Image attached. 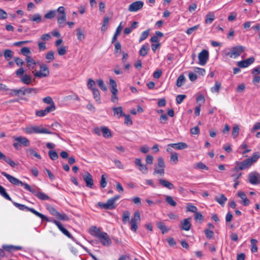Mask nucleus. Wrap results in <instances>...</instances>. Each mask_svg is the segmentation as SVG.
Here are the masks:
<instances>
[{
	"instance_id": "nucleus-1",
	"label": "nucleus",
	"mask_w": 260,
	"mask_h": 260,
	"mask_svg": "<svg viewBox=\"0 0 260 260\" xmlns=\"http://www.w3.org/2000/svg\"><path fill=\"white\" fill-rule=\"evenodd\" d=\"M260 157V154L258 152L253 153L252 156L242 161H237L235 167L231 170L233 172H238L246 169H248Z\"/></svg>"
},
{
	"instance_id": "nucleus-2",
	"label": "nucleus",
	"mask_w": 260,
	"mask_h": 260,
	"mask_svg": "<svg viewBox=\"0 0 260 260\" xmlns=\"http://www.w3.org/2000/svg\"><path fill=\"white\" fill-rule=\"evenodd\" d=\"M245 51V47L242 46H236L228 50L223 51L224 57H229L230 58H236Z\"/></svg>"
},
{
	"instance_id": "nucleus-3",
	"label": "nucleus",
	"mask_w": 260,
	"mask_h": 260,
	"mask_svg": "<svg viewBox=\"0 0 260 260\" xmlns=\"http://www.w3.org/2000/svg\"><path fill=\"white\" fill-rule=\"evenodd\" d=\"M23 130L24 132L28 135H31L34 134H52L51 132L49 131L47 128L42 127V126L30 125L24 128Z\"/></svg>"
},
{
	"instance_id": "nucleus-4",
	"label": "nucleus",
	"mask_w": 260,
	"mask_h": 260,
	"mask_svg": "<svg viewBox=\"0 0 260 260\" xmlns=\"http://www.w3.org/2000/svg\"><path fill=\"white\" fill-rule=\"evenodd\" d=\"M1 174L2 175L5 176L9 181L13 185H20L21 186H23L24 189L26 190L27 189L28 187H29V185L26 183H23L21 181L19 180L18 179L12 176L11 175L7 174L5 172H2Z\"/></svg>"
},
{
	"instance_id": "nucleus-5",
	"label": "nucleus",
	"mask_w": 260,
	"mask_h": 260,
	"mask_svg": "<svg viewBox=\"0 0 260 260\" xmlns=\"http://www.w3.org/2000/svg\"><path fill=\"white\" fill-rule=\"evenodd\" d=\"M153 174H159L164 176L165 174V168L166 167L164 159L159 157L157 158V163L154 165Z\"/></svg>"
},
{
	"instance_id": "nucleus-6",
	"label": "nucleus",
	"mask_w": 260,
	"mask_h": 260,
	"mask_svg": "<svg viewBox=\"0 0 260 260\" xmlns=\"http://www.w3.org/2000/svg\"><path fill=\"white\" fill-rule=\"evenodd\" d=\"M25 70L23 68L18 69L15 73L17 76L20 78V81L24 84H30L32 82L31 77L27 74L24 75Z\"/></svg>"
},
{
	"instance_id": "nucleus-7",
	"label": "nucleus",
	"mask_w": 260,
	"mask_h": 260,
	"mask_svg": "<svg viewBox=\"0 0 260 260\" xmlns=\"http://www.w3.org/2000/svg\"><path fill=\"white\" fill-rule=\"evenodd\" d=\"M28 187L27 190L33 193L36 197L41 200H48L50 197L45 193L42 192L41 189L36 187V188L31 187L30 185Z\"/></svg>"
},
{
	"instance_id": "nucleus-8",
	"label": "nucleus",
	"mask_w": 260,
	"mask_h": 260,
	"mask_svg": "<svg viewBox=\"0 0 260 260\" xmlns=\"http://www.w3.org/2000/svg\"><path fill=\"white\" fill-rule=\"evenodd\" d=\"M49 75V71L48 68L46 64L43 63L40 65V71L34 73L35 77L40 78L47 77Z\"/></svg>"
},
{
	"instance_id": "nucleus-9",
	"label": "nucleus",
	"mask_w": 260,
	"mask_h": 260,
	"mask_svg": "<svg viewBox=\"0 0 260 260\" xmlns=\"http://www.w3.org/2000/svg\"><path fill=\"white\" fill-rule=\"evenodd\" d=\"M140 214L138 211L134 213V217L131 219L130 223L131 225V230L135 232L138 229L137 223L140 221Z\"/></svg>"
},
{
	"instance_id": "nucleus-10",
	"label": "nucleus",
	"mask_w": 260,
	"mask_h": 260,
	"mask_svg": "<svg viewBox=\"0 0 260 260\" xmlns=\"http://www.w3.org/2000/svg\"><path fill=\"white\" fill-rule=\"evenodd\" d=\"M143 2L141 1H136L129 5L128 10L132 12H137L143 8Z\"/></svg>"
},
{
	"instance_id": "nucleus-11",
	"label": "nucleus",
	"mask_w": 260,
	"mask_h": 260,
	"mask_svg": "<svg viewBox=\"0 0 260 260\" xmlns=\"http://www.w3.org/2000/svg\"><path fill=\"white\" fill-rule=\"evenodd\" d=\"M101 244L105 246H109L111 244L112 241L108 234L103 232L98 238Z\"/></svg>"
},
{
	"instance_id": "nucleus-12",
	"label": "nucleus",
	"mask_w": 260,
	"mask_h": 260,
	"mask_svg": "<svg viewBox=\"0 0 260 260\" xmlns=\"http://www.w3.org/2000/svg\"><path fill=\"white\" fill-rule=\"evenodd\" d=\"M209 57L208 51L206 50H203L198 55V58L199 60V63L201 66H204Z\"/></svg>"
},
{
	"instance_id": "nucleus-13",
	"label": "nucleus",
	"mask_w": 260,
	"mask_h": 260,
	"mask_svg": "<svg viewBox=\"0 0 260 260\" xmlns=\"http://www.w3.org/2000/svg\"><path fill=\"white\" fill-rule=\"evenodd\" d=\"M250 183L255 185L260 183V174L257 172L251 173L248 175Z\"/></svg>"
},
{
	"instance_id": "nucleus-14",
	"label": "nucleus",
	"mask_w": 260,
	"mask_h": 260,
	"mask_svg": "<svg viewBox=\"0 0 260 260\" xmlns=\"http://www.w3.org/2000/svg\"><path fill=\"white\" fill-rule=\"evenodd\" d=\"M83 180H84L86 186L90 188H92L93 187V181L91 174L86 172L83 176Z\"/></svg>"
},
{
	"instance_id": "nucleus-15",
	"label": "nucleus",
	"mask_w": 260,
	"mask_h": 260,
	"mask_svg": "<svg viewBox=\"0 0 260 260\" xmlns=\"http://www.w3.org/2000/svg\"><path fill=\"white\" fill-rule=\"evenodd\" d=\"M191 225V218H187L181 221L180 228L182 230L188 231L190 230Z\"/></svg>"
},
{
	"instance_id": "nucleus-16",
	"label": "nucleus",
	"mask_w": 260,
	"mask_h": 260,
	"mask_svg": "<svg viewBox=\"0 0 260 260\" xmlns=\"http://www.w3.org/2000/svg\"><path fill=\"white\" fill-rule=\"evenodd\" d=\"M254 61V57H250L245 60H241L237 62V65L241 68L248 67Z\"/></svg>"
},
{
	"instance_id": "nucleus-17",
	"label": "nucleus",
	"mask_w": 260,
	"mask_h": 260,
	"mask_svg": "<svg viewBox=\"0 0 260 260\" xmlns=\"http://www.w3.org/2000/svg\"><path fill=\"white\" fill-rule=\"evenodd\" d=\"M103 232H104L101 231L99 228L96 226H91L89 229V234L98 239Z\"/></svg>"
},
{
	"instance_id": "nucleus-18",
	"label": "nucleus",
	"mask_w": 260,
	"mask_h": 260,
	"mask_svg": "<svg viewBox=\"0 0 260 260\" xmlns=\"http://www.w3.org/2000/svg\"><path fill=\"white\" fill-rule=\"evenodd\" d=\"M2 248L9 252H12L16 250H20L22 249V247L20 246H14L12 245H3Z\"/></svg>"
},
{
	"instance_id": "nucleus-19",
	"label": "nucleus",
	"mask_w": 260,
	"mask_h": 260,
	"mask_svg": "<svg viewBox=\"0 0 260 260\" xmlns=\"http://www.w3.org/2000/svg\"><path fill=\"white\" fill-rule=\"evenodd\" d=\"M25 61L27 63V66L29 70H32L36 69V62L31 56H26Z\"/></svg>"
},
{
	"instance_id": "nucleus-20",
	"label": "nucleus",
	"mask_w": 260,
	"mask_h": 260,
	"mask_svg": "<svg viewBox=\"0 0 260 260\" xmlns=\"http://www.w3.org/2000/svg\"><path fill=\"white\" fill-rule=\"evenodd\" d=\"M158 182L160 185L169 189L171 190L174 188V185L171 182L166 179H160L158 180Z\"/></svg>"
},
{
	"instance_id": "nucleus-21",
	"label": "nucleus",
	"mask_w": 260,
	"mask_h": 260,
	"mask_svg": "<svg viewBox=\"0 0 260 260\" xmlns=\"http://www.w3.org/2000/svg\"><path fill=\"white\" fill-rule=\"evenodd\" d=\"M169 146H171L172 148L177 150H182L188 147V145L184 142L169 144Z\"/></svg>"
},
{
	"instance_id": "nucleus-22",
	"label": "nucleus",
	"mask_w": 260,
	"mask_h": 260,
	"mask_svg": "<svg viewBox=\"0 0 260 260\" xmlns=\"http://www.w3.org/2000/svg\"><path fill=\"white\" fill-rule=\"evenodd\" d=\"M57 21L60 27H64L67 21L66 14L58 15L57 17Z\"/></svg>"
},
{
	"instance_id": "nucleus-23",
	"label": "nucleus",
	"mask_w": 260,
	"mask_h": 260,
	"mask_svg": "<svg viewBox=\"0 0 260 260\" xmlns=\"http://www.w3.org/2000/svg\"><path fill=\"white\" fill-rule=\"evenodd\" d=\"M14 140L17 141L24 146H28L30 145V142L28 139L23 137H17L14 138Z\"/></svg>"
},
{
	"instance_id": "nucleus-24",
	"label": "nucleus",
	"mask_w": 260,
	"mask_h": 260,
	"mask_svg": "<svg viewBox=\"0 0 260 260\" xmlns=\"http://www.w3.org/2000/svg\"><path fill=\"white\" fill-rule=\"evenodd\" d=\"M29 20L37 23H40L43 21L41 15L39 13H36L33 15L28 16Z\"/></svg>"
},
{
	"instance_id": "nucleus-25",
	"label": "nucleus",
	"mask_w": 260,
	"mask_h": 260,
	"mask_svg": "<svg viewBox=\"0 0 260 260\" xmlns=\"http://www.w3.org/2000/svg\"><path fill=\"white\" fill-rule=\"evenodd\" d=\"M238 196L242 200V204L244 206H248L250 204V201L247 198L246 194L244 192L241 191H238Z\"/></svg>"
},
{
	"instance_id": "nucleus-26",
	"label": "nucleus",
	"mask_w": 260,
	"mask_h": 260,
	"mask_svg": "<svg viewBox=\"0 0 260 260\" xmlns=\"http://www.w3.org/2000/svg\"><path fill=\"white\" fill-rule=\"evenodd\" d=\"M26 152L28 156L36 157L38 159H41L42 158L41 155L32 148H27L26 149Z\"/></svg>"
},
{
	"instance_id": "nucleus-27",
	"label": "nucleus",
	"mask_w": 260,
	"mask_h": 260,
	"mask_svg": "<svg viewBox=\"0 0 260 260\" xmlns=\"http://www.w3.org/2000/svg\"><path fill=\"white\" fill-rule=\"evenodd\" d=\"M215 201L221 206H223L227 201L226 197L223 194H220L215 198Z\"/></svg>"
},
{
	"instance_id": "nucleus-28",
	"label": "nucleus",
	"mask_w": 260,
	"mask_h": 260,
	"mask_svg": "<svg viewBox=\"0 0 260 260\" xmlns=\"http://www.w3.org/2000/svg\"><path fill=\"white\" fill-rule=\"evenodd\" d=\"M101 131L103 133V136L104 138L108 139L111 137V131L108 128V127L103 126L101 127Z\"/></svg>"
},
{
	"instance_id": "nucleus-29",
	"label": "nucleus",
	"mask_w": 260,
	"mask_h": 260,
	"mask_svg": "<svg viewBox=\"0 0 260 260\" xmlns=\"http://www.w3.org/2000/svg\"><path fill=\"white\" fill-rule=\"evenodd\" d=\"M113 111L114 112V116L117 117V118L123 116L124 114L123 113L122 108L121 107H114L113 108Z\"/></svg>"
},
{
	"instance_id": "nucleus-30",
	"label": "nucleus",
	"mask_w": 260,
	"mask_h": 260,
	"mask_svg": "<svg viewBox=\"0 0 260 260\" xmlns=\"http://www.w3.org/2000/svg\"><path fill=\"white\" fill-rule=\"evenodd\" d=\"M29 211L31 212V213H32L33 214H34L37 216L41 218V219L42 220H46L47 221H48L49 220V219L48 217H47L46 216H45L44 215L42 214V213L38 212L37 211L35 210L34 209H33L32 208H30V209H29Z\"/></svg>"
},
{
	"instance_id": "nucleus-31",
	"label": "nucleus",
	"mask_w": 260,
	"mask_h": 260,
	"mask_svg": "<svg viewBox=\"0 0 260 260\" xmlns=\"http://www.w3.org/2000/svg\"><path fill=\"white\" fill-rule=\"evenodd\" d=\"M149 49L148 44L146 43L144 44L141 48L139 53L142 56H145L147 54L148 51Z\"/></svg>"
},
{
	"instance_id": "nucleus-32",
	"label": "nucleus",
	"mask_w": 260,
	"mask_h": 260,
	"mask_svg": "<svg viewBox=\"0 0 260 260\" xmlns=\"http://www.w3.org/2000/svg\"><path fill=\"white\" fill-rule=\"evenodd\" d=\"M157 228L161 231L164 234L168 232L169 230V228H167L165 223L162 221H159L156 223Z\"/></svg>"
},
{
	"instance_id": "nucleus-33",
	"label": "nucleus",
	"mask_w": 260,
	"mask_h": 260,
	"mask_svg": "<svg viewBox=\"0 0 260 260\" xmlns=\"http://www.w3.org/2000/svg\"><path fill=\"white\" fill-rule=\"evenodd\" d=\"M247 144L245 142H243L241 145L239 147V150H243V151L241 152L240 153L243 155L245 154L246 153L249 152L251 151V149L247 148Z\"/></svg>"
},
{
	"instance_id": "nucleus-34",
	"label": "nucleus",
	"mask_w": 260,
	"mask_h": 260,
	"mask_svg": "<svg viewBox=\"0 0 260 260\" xmlns=\"http://www.w3.org/2000/svg\"><path fill=\"white\" fill-rule=\"evenodd\" d=\"M20 94L24 95V87H22L19 89H11L10 94L11 96L19 95Z\"/></svg>"
},
{
	"instance_id": "nucleus-35",
	"label": "nucleus",
	"mask_w": 260,
	"mask_h": 260,
	"mask_svg": "<svg viewBox=\"0 0 260 260\" xmlns=\"http://www.w3.org/2000/svg\"><path fill=\"white\" fill-rule=\"evenodd\" d=\"M165 201L168 204L172 207H175L177 205L176 202L173 199V197L170 196H166Z\"/></svg>"
},
{
	"instance_id": "nucleus-36",
	"label": "nucleus",
	"mask_w": 260,
	"mask_h": 260,
	"mask_svg": "<svg viewBox=\"0 0 260 260\" xmlns=\"http://www.w3.org/2000/svg\"><path fill=\"white\" fill-rule=\"evenodd\" d=\"M214 18L215 16L213 12H209L206 16V23L211 24L214 20Z\"/></svg>"
},
{
	"instance_id": "nucleus-37",
	"label": "nucleus",
	"mask_w": 260,
	"mask_h": 260,
	"mask_svg": "<svg viewBox=\"0 0 260 260\" xmlns=\"http://www.w3.org/2000/svg\"><path fill=\"white\" fill-rule=\"evenodd\" d=\"M0 194L6 199L12 201L11 197L6 191L5 188L1 185H0Z\"/></svg>"
},
{
	"instance_id": "nucleus-38",
	"label": "nucleus",
	"mask_w": 260,
	"mask_h": 260,
	"mask_svg": "<svg viewBox=\"0 0 260 260\" xmlns=\"http://www.w3.org/2000/svg\"><path fill=\"white\" fill-rule=\"evenodd\" d=\"M186 79L183 75H181L178 77L176 81V85L180 87L182 86L185 82Z\"/></svg>"
},
{
	"instance_id": "nucleus-39",
	"label": "nucleus",
	"mask_w": 260,
	"mask_h": 260,
	"mask_svg": "<svg viewBox=\"0 0 260 260\" xmlns=\"http://www.w3.org/2000/svg\"><path fill=\"white\" fill-rule=\"evenodd\" d=\"M76 31L77 39L80 41L83 40L85 39V35L83 30L80 28H78L76 29Z\"/></svg>"
},
{
	"instance_id": "nucleus-40",
	"label": "nucleus",
	"mask_w": 260,
	"mask_h": 260,
	"mask_svg": "<svg viewBox=\"0 0 260 260\" xmlns=\"http://www.w3.org/2000/svg\"><path fill=\"white\" fill-rule=\"evenodd\" d=\"M170 161L171 164H173V165H175L178 163V155L177 153H176V152L172 153V154L171 155V156H170Z\"/></svg>"
},
{
	"instance_id": "nucleus-41",
	"label": "nucleus",
	"mask_w": 260,
	"mask_h": 260,
	"mask_svg": "<svg viewBox=\"0 0 260 260\" xmlns=\"http://www.w3.org/2000/svg\"><path fill=\"white\" fill-rule=\"evenodd\" d=\"M13 205L16 207L18 208L19 209H20V210H22V211H29V209H30V208L27 207L24 205H22V204H19V203H18L16 202H13Z\"/></svg>"
},
{
	"instance_id": "nucleus-42",
	"label": "nucleus",
	"mask_w": 260,
	"mask_h": 260,
	"mask_svg": "<svg viewBox=\"0 0 260 260\" xmlns=\"http://www.w3.org/2000/svg\"><path fill=\"white\" fill-rule=\"evenodd\" d=\"M91 91H92L93 98L95 99L96 102L100 103L101 99H100V92H99V90L96 88H94V89H92V90H91Z\"/></svg>"
},
{
	"instance_id": "nucleus-43",
	"label": "nucleus",
	"mask_w": 260,
	"mask_h": 260,
	"mask_svg": "<svg viewBox=\"0 0 260 260\" xmlns=\"http://www.w3.org/2000/svg\"><path fill=\"white\" fill-rule=\"evenodd\" d=\"M109 85H110V86L111 88V89H110L111 91H118L117 88L116 82L114 79H113L112 78H110L109 79Z\"/></svg>"
},
{
	"instance_id": "nucleus-44",
	"label": "nucleus",
	"mask_w": 260,
	"mask_h": 260,
	"mask_svg": "<svg viewBox=\"0 0 260 260\" xmlns=\"http://www.w3.org/2000/svg\"><path fill=\"white\" fill-rule=\"evenodd\" d=\"M48 155L50 159L52 160H56L58 158V155L57 153L53 150H50L48 152Z\"/></svg>"
},
{
	"instance_id": "nucleus-45",
	"label": "nucleus",
	"mask_w": 260,
	"mask_h": 260,
	"mask_svg": "<svg viewBox=\"0 0 260 260\" xmlns=\"http://www.w3.org/2000/svg\"><path fill=\"white\" fill-rule=\"evenodd\" d=\"M96 83L102 90L105 91L107 90V88L102 79H99L97 80Z\"/></svg>"
},
{
	"instance_id": "nucleus-46",
	"label": "nucleus",
	"mask_w": 260,
	"mask_h": 260,
	"mask_svg": "<svg viewBox=\"0 0 260 260\" xmlns=\"http://www.w3.org/2000/svg\"><path fill=\"white\" fill-rule=\"evenodd\" d=\"M4 55L5 59L9 60L13 57V52L10 49H6L4 51Z\"/></svg>"
},
{
	"instance_id": "nucleus-47",
	"label": "nucleus",
	"mask_w": 260,
	"mask_h": 260,
	"mask_svg": "<svg viewBox=\"0 0 260 260\" xmlns=\"http://www.w3.org/2000/svg\"><path fill=\"white\" fill-rule=\"evenodd\" d=\"M221 84L219 82L216 81L214 86L211 88V91L212 92H216L218 93Z\"/></svg>"
},
{
	"instance_id": "nucleus-48",
	"label": "nucleus",
	"mask_w": 260,
	"mask_h": 260,
	"mask_svg": "<svg viewBox=\"0 0 260 260\" xmlns=\"http://www.w3.org/2000/svg\"><path fill=\"white\" fill-rule=\"evenodd\" d=\"M64 235L67 236L68 238L71 239L73 241L75 242L76 243L78 244V242L76 240V239H75L72 235L70 234V233L66 229L64 228L61 231Z\"/></svg>"
},
{
	"instance_id": "nucleus-49",
	"label": "nucleus",
	"mask_w": 260,
	"mask_h": 260,
	"mask_svg": "<svg viewBox=\"0 0 260 260\" xmlns=\"http://www.w3.org/2000/svg\"><path fill=\"white\" fill-rule=\"evenodd\" d=\"M149 32H150L149 29H148L142 32V33L141 35L140 40H139V42H141L144 41V40H145L146 39H147L149 36Z\"/></svg>"
},
{
	"instance_id": "nucleus-50",
	"label": "nucleus",
	"mask_w": 260,
	"mask_h": 260,
	"mask_svg": "<svg viewBox=\"0 0 260 260\" xmlns=\"http://www.w3.org/2000/svg\"><path fill=\"white\" fill-rule=\"evenodd\" d=\"M186 209L187 211H190L194 213L198 211L197 208L190 203H188L187 204Z\"/></svg>"
},
{
	"instance_id": "nucleus-51",
	"label": "nucleus",
	"mask_w": 260,
	"mask_h": 260,
	"mask_svg": "<svg viewBox=\"0 0 260 260\" xmlns=\"http://www.w3.org/2000/svg\"><path fill=\"white\" fill-rule=\"evenodd\" d=\"M239 130L240 128L238 125H236L233 127L232 133L233 138H236L238 136Z\"/></svg>"
},
{
	"instance_id": "nucleus-52",
	"label": "nucleus",
	"mask_w": 260,
	"mask_h": 260,
	"mask_svg": "<svg viewBox=\"0 0 260 260\" xmlns=\"http://www.w3.org/2000/svg\"><path fill=\"white\" fill-rule=\"evenodd\" d=\"M24 95L33 93L36 94L38 92V89L35 88H24Z\"/></svg>"
},
{
	"instance_id": "nucleus-53",
	"label": "nucleus",
	"mask_w": 260,
	"mask_h": 260,
	"mask_svg": "<svg viewBox=\"0 0 260 260\" xmlns=\"http://www.w3.org/2000/svg\"><path fill=\"white\" fill-rule=\"evenodd\" d=\"M56 15V10H50L44 15L46 19H52Z\"/></svg>"
},
{
	"instance_id": "nucleus-54",
	"label": "nucleus",
	"mask_w": 260,
	"mask_h": 260,
	"mask_svg": "<svg viewBox=\"0 0 260 260\" xmlns=\"http://www.w3.org/2000/svg\"><path fill=\"white\" fill-rule=\"evenodd\" d=\"M106 204L108 209H113L116 207L115 202L111 199L108 200Z\"/></svg>"
},
{
	"instance_id": "nucleus-55",
	"label": "nucleus",
	"mask_w": 260,
	"mask_h": 260,
	"mask_svg": "<svg viewBox=\"0 0 260 260\" xmlns=\"http://www.w3.org/2000/svg\"><path fill=\"white\" fill-rule=\"evenodd\" d=\"M48 222H51L53 223L54 224H55L60 231H61L64 228L63 226V225H62V224L60 222L57 221L56 220H55L53 219H49V220Z\"/></svg>"
},
{
	"instance_id": "nucleus-56",
	"label": "nucleus",
	"mask_w": 260,
	"mask_h": 260,
	"mask_svg": "<svg viewBox=\"0 0 260 260\" xmlns=\"http://www.w3.org/2000/svg\"><path fill=\"white\" fill-rule=\"evenodd\" d=\"M56 216L60 220L67 221L69 220V217H68V215H67L64 213L61 214L58 212Z\"/></svg>"
},
{
	"instance_id": "nucleus-57",
	"label": "nucleus",
	"mask_w": 260,
	"mask_h": 260,
	"mask_svg": "<svg viewBox=\"0 0 260 260\" xmlns=\"http://www.w3.org/2000/svg\"><path fill=\"white\" fill-rule=\"evenodd\" d=\"M204 232L206 237L208 239H211L213 238L214 234L212 231L209 229H206Z\"/></svg>"
},
{
	"instance_id": "nucleus-58",
	"label": "nucleus",
	"mask_w": 260,
	"mask_h": 260,
	"mask_svg": "<svg viewBox=\"0 0 260 260\" xmlns=\"http://www.w3.org/2000/svg\"><path fill=\"white\" fill-rule=\"evenodd\" d=\"M196 168L200 169V170H208V169H209L208 167L202 162H199L197 163L196 165Z\"/></svg>"
},
{
	"instance_id": "nucleus-59",
	"label": "nucleus",
	"mask_w": 260,
	"mask_h": 260,
	"mask_svg": "<svg viewBox=\"0 0 260 260\" xmlns=\"http://www.w3.org/2000/svg\"><path fill=\"white\" fill-rule=\"evenodd\" d=\"M21 52L26 57V56H30L29 55H28V54H29L31 53L30 49L26 47H23L21 49Z\"/></svg>"
},
{
	"instance_id": "nucleus-60",
	"label": "nucleus",
	"mask_w": 260,
	"mask_h": 260,
	"mask_svg": "<svg viewBox=\"0 0 260 260\" xmlns=\"http://www.w3.org/2000/svg\"><path fill=\"white\" fill-rule=\"evenodd\" d=\"M186 96L184 94H179L176 98V101L177 104H180L186 98Z\"/></svg>"
},
{
	"instance_id": "nucleus-61",
	"label": "nucleus",
	"mask_w": 260,
	"mask_h": 260,
	"mask_svg": "<svg viewBox=\"0 0 260 260\" xmlns=\"http://www.w3.org/2000/svg\"><path fill=\"white\" fill-rule=\"evenodd\" d=\"M129 216H130V213L128 211H124L123 213L122 221L124 223H126L127 221H129Z\"/></svg>"
},
{
	"instance_id": "nucleus-62",
	"label": "nucleus",
	"mask_w": 260,
	"mask_h": 260,
	"mask_svg": "<svg viewBox=\"0 0 260 260\" xmlns=\"http://www.w3.org/2000/svg\"><path fill=\"white\" fill-rule=\"evenodd\" d=\"M242 173L233 172L231 176L233 178L234 181H238V179L241 177Z\"/></svg>"
},
{
	"instance_id": "nucleus-63",
	"label": "nucleus",
	"mask_w": 260,
	"mask_h": 260,
	"mask_svg": "<svg viewBox=\"0 0 260 260\" xmlns=\"http://www.w3.org/2000/svg\"><path fill=\"white\" fill-rule=\"evenodd\" d=\"M54 52L53 51H49L46 55V58L49 61H52L54 59Z\"/></svg>"
},
{
	"instance_id": "nucleus-64",
	"label": "nucleus",
	"mask_w": 260,
	"mask_h": 260,
	"mask_svg": "<svg viewBox=\"0 0 260 260\" xmlns=\"http://www.w3.org/2000/svg\"><path fill=\"white\" fill-rule=\"evenodd\" d=\"M66 47L62 46L57 48V53L59 55H63L66 53Z\"/></svg>"
}]
</instances>
